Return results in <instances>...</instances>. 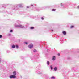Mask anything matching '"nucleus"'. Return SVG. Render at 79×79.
<instances>
[{
	"mask_svg": "<svg viewBox=\"0 0 79 79\" xmlns=\"http://www.w3.org/2000/svg\"><path fill=\"white\" fill-rule=\"evenodd\" d=\"M2 35H0V38H2Z\"/></svg>",
	"mask_w": 79,
	"mask_h": 79,
	"instance_id": "f3484780",
	"label": "nucleus"
},
{
	"mask_svg": "<svg viewBox=\"0 0 79 79\" xmlns=\"http://www.w3.org/2000/svg\"><path fill=\"white\" fill-rule=\"evenodd\" d=\"M74 27V26H71L70 27L71 28H73Z\"/></svg>",
	"mask_w": 79,
	"mask_h": 79,
	"instance_id": "2eb2a0df",
	"label": "nucleus"
},
{
	"mask_svg": "<svg viewBox=\"0 0 79 79\" xmlns=\"http://www.w3.org/2000/svg\"><path fill=\"white\" fill-rule=\"evenodd\" d=\"M50 68L51 69H53V67H52V65H51L50 66Z\"/></svg>",
	"mask_w": 79,
	"mask_h": 79,
	"instance_id": "f8f14e48",
	"label": "nucleus"
},
{
	"mask_svg": "<svg viewBox=\"0 0 79 79\" xmlns=\"http://www.w3.org/2000/svg\"><path fill=\"white\" fill-rule=\"evenodd\" d=\"M25 44H26V45H27V44H28L27 43V42H25Z\"/></svg>",
	"mask_w": 79,
	"mask_h": 79,
	"instance_id": "a211bd4d",
	"label": "nucleus"
},
{
	"mask_svg": "<svg viewBox=\"0 0 79 79\" xmlns=\"http://www.w3.org/2000/svg\"><path fill=\"white\" fill-rule=\"evenodd\" d=\"M47 64H48V65H49V64H50V62H49V61H48L47 62Z\"/></svg>",
	"mask_w": 79,
	"mask_h": 79,
	"instance_id": "9b49d317",
	"label": "nucleus"
},
{
	"mask_svg": "<svg viewBox=\"0 0 79 79\" xmlns=\"http://www.w3.org/2000/svg\"><path fill=\"white\" fill-rule=\"evenodd\" d=\"M13 74L14 75H16V71H15L13 72Z\"/></svg>",
	"mask_w": 79,
	"mask_h": 79,
	"instance_id": "39448f33",
	"label": "nucleus"
},
{
	"mask_svg": "<svg viewBox=\"0 0 79 79\" xmlns=\"http://www.w3.org/2000/svg\"><path fill=\"white\" fill-rule=\"evenodd\" d=\"M61 6H63V5H62V4H61Z\"/></svg>",
	"mask_w": 79,
	"mask_h": 79,
	"instance_id": "5701e85b",
	"label": "nucleus"
},
{
	"mask_svg": "<svg viewBox=\"0 0 79 79\" xmlns=\"http://www.w3.org/2000/svg\"><path fill=\"white\" fill-rule=\"evenodd\" d=\"M54 69V71H56L57 70V68L56 67H55Z\"/></svg>",
	"mask_w": 79,
	"mask_h": 79,
	"instance_id": "6e6552de",
	"label": "nucleus"
},
{
	"mask_svg": "<svg viewBox=\"0 0 79 79\" xmlns=\"http://www.w3.org/2000/svg\"><path fill=\"white\" fill-rule=\"evenodd\" d=\"M15 48V46L14 45H13L12 46V48Z\"/></svg>",
	"mask_w": 79,
	"mask_h": 79,
	"instance_id": "9d476101",
	"label": "nucleus"
},
{
	"mask_svg": "<svg viewBox=\"0 0 79 79\" xmlns=\"http://www.w3.org/2000/svg\"><path fill=\"white\" fill-rule=\"evenodd\" d=\"M78 8H79V5L78 6Z\"/></svg>",
	"mask_w": 79,
	"mask_h": 79,
	"instance_id": "b1692460",
	"label": "nucleus"
},
{
	"mask_svg": "<svg viewBox=\"0 0 79 79\" xmlns=\"http://www.w3.org/2000/svg\"><path fill=\"white\" fill-rule=\"evenodd\" d=\"M52 11H56V9H53L52 10Z\"/></svg>",
	"mask_w": 79,
	"mask_h": 79,
	"instance_id": "4468645a",
	"label": "nucleus"
},
{
	"mask_svg": "<svg viewBox=\"0 0 79 79\" xmlns=\"http://www.w3.org/2000/svg\"><path fill=\"white\" fill-rule=\"evenodd\" d=\"M22 5L21 4H19L18 7L19 8H21V7H22Z\"/></svg>",
	"mask_w": 79,
	"mask_h": 79,
	"instance_id": "0eeeda50",
	"label": "nucleus"
},
{
	"mask_svg": "<svg viewBox=\"0 0 79 79\" xmlns=\"http://www.w3.org/2000/svg\"><path fill=\"white\" fill-rule=\"evenodd\" d=\"M10 32H13V30H11L10 31Z\"/></svg>",
	"mask_w": 79,
	"mask_h": 79,
	"instance_id": "aec40b11",
	"label": "nucleus"
},
{
	"mask_svg": "<svg viewBox=\"0 0 79 79\" xmlns=\"http://www.w3.org/2000/svg\"><path fill=\"white\" fill-rule=\"evenodd\" d=\"M51 79H55V77H54L53 76L51 77Z\"/></svg>",
	"mask_w": 79,
	"mask_h": 79,
	"instance_id": "1a4fd4ad",
	"label": "nucleus"
},
{
	"mask_svg": "<svg viewBox=\"0 0 79 79\" xmlns=\"http://www.w3.org/2000/svg\"><path fill=\"white\" fill-rule=\"evenodd\" d=\"M16 48H18V45H16Z\"/></svg>",
	"mask_w": 79,
	"mask_h": 79,
	"instance_id": "412c9836",
	"label": "nucleus"
},
{
	"mask_svg": "<svg viewBox=\"0 0 79 79\" xmlns=\"http://www.w3.org/2000/svg\"><path fill=\"white\" fill-rule=\"evenodd\" d=\"M34 27H31V28H30V29H34Z\"/></svg>",
	"mask_w": 79,
	"mask_h": 79,
	"instance_id": "dca6fc26",
	"label": "nucleus"
},
{
	"mask_svg": "<svg viewBox=\"0 0 79 79\" xmlns=\"http://www.w3.org/2000/svg\"><path fill=\"white\" fill-rule=\"evenodd\" d=\"M62 33H63V34H64V35H66V32L65 31H63Z\"/></svg>",
	"mask_w": 79,
	"mask_h": 79,
	"instance_id": "20e7f679",
	"label": "nucleus"
},
{
	"mask_svg": "<svg viewBox=\"0 0 79 79\" xmlns=\"http://www.w3.org/2000/svg\"><path fill=\"white\" fill-rule=\"evenodd\" d=\"M16 77L15 75H12L10 76V79H12V78H13V79H15V78H16Z\"/></svg>",
	"mask_w": 79,
	"mask_h": 79,
	"instance_id": "f257e3e1",
	"label": "nucleus"
},
{
	"mask_svg": "<svg viewBox=\"0 0 79 79\" xmlns=\"http://www.w3.org/2000/svg\"><path fill=\"white\" fill-rule=\"evenodd\" d=\"M28 47L29 48H32L33 47V45L32 44H31L30 45H28Z\"/></svg>",
	"mask_w": 79,
	"mask_h": 79,
	"instance_id": "f03ea898",
	"label": "nucleus"
},
{
	"mask_svg": "<svg viewBox=\"0 0 79 79\" xmlns=\"http://www.w3.org/2000/svg\"><path fill=\"white\" fill-rule=\"evenodd\" d=\"M58 56H60V53H58Z\"/></svg>",
	"mask_w": 79,
	"mask_h": 79,
	"instance_id": "6ab92c4d",
	"label": "nucleus"
},
{
	"mask_svg": "<svg viewBox=\"0 0 79 79\" xmlns=\"http://www.w3.org/2000/svg\"><path fill=\"white\" fill-rule=\"evenodd\" d=\"M27 7L28 8H29V7L27 6Z\"/></svg>",
	"mask_w": 79,
	"mask_h": 79,
	"instance_id": "393cba45",
	"label": "nucleus"
},
{
	"mask_svg": "<svg viewBox=\"0 0 79 79\" xmlns=\"http://www.w3.org/2000/svg\"><path fill=\"white\" fill-rule=\"evenodd\" d=\"M33 52H37V50H36V49H34Z\"/></svg>",
	"mask_w": 79,
	"mask_h": 79,
	"instance_id": "ddd939ff",
	"label": "nucleus"
},
{
	"mask_svg": "<svg viewBox=\"0 0 79 79\" xmlns=\"http://www.w3.org/2000/svg\"><path fill=\"white\" fill-rule=\"evenodd\" d=\"M41 19L43 20V19H44V18L43 17H42L41 18Z\"/></svg>",
	"mask_w": 79,
	"mask_h": 79,
	"instance_id": "4be33fe9",
	"label": "nucleus"
},
{
	"mask_svg": "<svg viewBox=\"0 0 79 79\" xmlns=\"http://www.w3.org/2000/svg\"><path fill=\"white\" fill-rule=\"evenodd\" d=\"M18 27H21V28H23V27H24L22 25H19Z\"/></svg>",
	"mask_w": 79,
	"mask_h": 79,
	"instance_id": "7ed1b4c3",
	"label": "nucleus"
},
{
	"mask_svg": "<svg viewBox=\"0 0 79 79\" xmlns=\"http://www.w3.org/2000/svg\"><path fill=\"white\" fill-rule=\"evenodd\" d=\"M55 60V56H53L52 58V60L54 61Z\"/></svg>",
	"mask_w": 79,
	"mask_h": 79,
	"instance_id": "423d86ee",
	"label": "nucleus"
}]
</instances>
